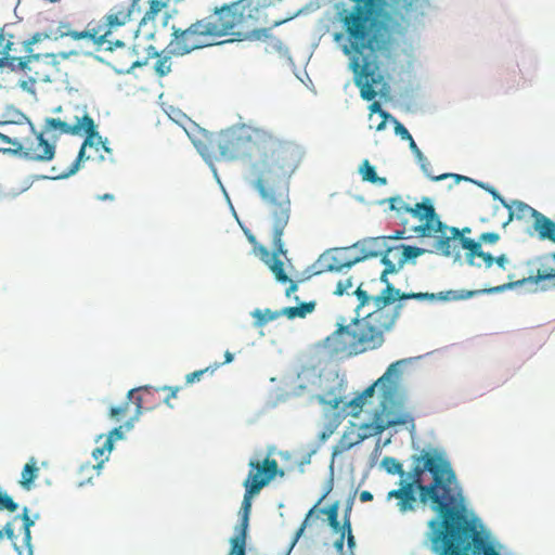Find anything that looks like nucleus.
<instances>
[{
    "label": "nucleus",
    "mask_w": 555,
    "mask_h": 555,
    "mask_svg": "<svg viewBox=\"0 0 555 555\" xmlns=\"http://www.w3.org/2000/svg\"><path fill=\"white\" fill-rule=\"evenodd\" d=\"M2 118L8 119L10 125L17 126L25 125V121H28V116L14 104L4 105Z\"/></svg>",
    "instance_id": "nucleus-51"
},
{
    "label": "nucleus",
    "mask_w": 555,
    "mask_h": 555,
    "mask_svg": "<svg viewBox=\"0 0 555 555\" xmlns=\"http://www.w3.org/2000/svg\"><path fill=\"white\" fill-rule=\"evenodd\" d=\"M408 300H398L395 304H390V309L388 307L375 308L374 311L367 313V317H371L372 320L379 325L386 333L391 332L398 320L402 314V310L405 307Z\"/></svg>",
    "instance_id": "nucleus-19"
},
{
    "label": "nucleus",
    "mask_w": 555,
    "mask_h": 555,
    "mask_svg": "<svg viewBox=\"0 0 555 555\" xmlns=\"http://www.w3.org/2000/svg\"><path fill=\"white\" fill-rule=\"evenodd\" d=\"M130 21L129 15L125 14L124 8L121 5H115L111 12L104 16L103 26L113 34V30L125 26Z\"/></svg>",
    "instance_id": "nucleus-40"
},
{
    "label": "nucleus",
    "mask_w": 555,
    "mask_h": 555,
    "mask_svg": "<svg viewBox=\"0 0 555 555\" xmlns=\"http://www.w3.org/2000/svg\"><path fill=\"white\" fill-rule=\"evenodd\" d=\"M271 142L278 143L281 146H298L292 142L280 141L264 130L253 128L246 124H237L219 132L218 149L221 157L234 160L249 157L253 145H256L259 152V159L257 162H261L263 152H266L263 147L270 145Z\"/></svg>",
    "instance_id": "nucleus-5"
},
{
    "label": "nucleus",
    "mask_w": 555,
    "mask_h": 555,
    "mask_svg": "<svg viewBox=\"0 0 555 555\" xmlns=\"http://www.w3.org/2000/svg\"><path fill=\"white\" fill-rule=\"evenodd\" d=\"M249 315L253 318V327L261 328L266 326L269 322L276 320L275 310H271L270 308L260 309L255 308L249 312Z\"/></svg>",
    "instance_id": "nucleus-46"
},
{
    "label": "nucleus",
    "mask_w": 555,
    "mask_h": 555,
    "mask_svg": "<svg viewBox=\"0 0 555 555\" xmlns=\"http://www.w3.org/2000/svg\"><path fill=\"white\" fill-rule=\"evenodd\" d=\"M40 519V513L36 512L30 514L28 506H23L21 513L13 516V521L21 520V533L23 535V547L26 550V555H34L35 546L33 544L31 528L36 521Z\"/></svg>",
    "instance_id": "nucleus-23"
},
{
    "label": "nucleus",
    "mask_w": 555,
    "mask_h": 555,
    "mask_svg": "<svg viewBox=\"0 0 555 555\" xmlns=\"http://www.w3.org/2000/svg\"><path fill=\"white\" fill-rule=\"evenodd\" d=\"M12 146L13 147H0V154L30 160V149H25L20 139L17 140V144Z\"/></svg>",
    "instance_id": "nucleus-59"
},
{
    "label": "nucleus",
    "mask_w": 555,
    "mask_h": 555,
    "mask_svg": "<svg viewBox=\"0 0 555 555\" xmlns=\"http://www.w3.org/2000/svg\"><path fill=\"white\" fill-rule=\"evenodd\" d=\"M248 467L249 472L246 478L251 477V482L261 490L268 487L276 477L285 476V470L279 466L274 459L266 457L262 462L250 459Z\"/></svg>",
    "instance_id": "nucleus-13"
},
{
    "label": "nucleus",
    "mask_w": 555,
    "mask_h": 555,
    "mask_svg": "<svg viewBox=\"0 0 555 555\" xmlns=\"http://www.w3.org/2000/svg\"><path fill=\"white\" fill-rule=\"evenodd\" d=\"M479 293L476 289H448L438 293L417 292L415 300L428 302H449L459 300H468L478 297Z\"/></svg>",
    "instance_id": "nucleus-21"
},
{
    "label": "nucleus",
    "mask_w": 555,
    "mask_h": 555,
    "mask_svg": "<svg viewBox=\"0 0 555 555\" xmlns=\"http://www.w3.org/2000/svg\"><path fill=\"white\" fill-rule=\"evenodd\" d=\"M270 37L271 38H268L267 40L268 47L266 48V52L270 53L271 50L275 51L280 54L281 57L286 54L288 55V47L285 46L284 42L279 37H276L272 31L270 33Z\"/></svg>",
    "instance_id": "nucleus-64"
},
{
    "label": "nucleus",
    "mask_w": 555,
    "mask_h": 555,
    "mask_svg": "<svg viewBox=\"0 0 555 555\" xmlns=\"http://www.w3.org/2000/svg\"><path fill=\"white\" fill-rule=\"evenodd\" d=\"M13 518L11 520H9L1 529L0 531L2 532L3 534V538H7L8 540H10L12 542V547L14 550V552L17 554V555H26L23 551V546L18 545L16 543V540H17V534L15 533L14 531V527H13Z\"/></svg>",
    "instance_id": "nucleus-58"
},
{
    "label": "nucleus",
    "mask_w": 555,
    "mask_h": 555,
    "mask_svg": "<svg viewBox=\"0 0 555 555\" xmlns=\"http://www.w3.org/2000/svg\"><path fill=\"white\" fill-rule=\"evenodd\" d=\"M276 4L274 0H234L223 3L221 13L223 15L234 14L238 17L241 25L247 22L253 25H268L271 21L267 10Z\"/></svg>",
    "instance_id": "nucleus-12"
},
{
    "label": "nucleus",
    "mask_w": 555,
    "mask_h": 555,
    "mask_svg": "<svg viewBox=\"0 0 555 555\" xmlns=\"http://www.w3.org/2000/svg\"><path fill=\"white\" fill-rule=\"evenodd\" d=\"M53 37L54 36H53L52 28L44 29L43 31H37V33L33 34L31 37H29L28 39H26L22 42L23 51L25 53H28L29 55L36 54L34 52V46L37 43H43V40H46V39L53 40Z\"/></svg>",
    "instance_id": "nucleus-49"
},
{
    "label": "nucleus",
    "mask_w": 555,
    "mask_h": 555,
    "mask_svg": "<svg viewBox=\"0 0 555 555\" xmlns=\"http://www.w3.org/2000/svg\"><path fill=\"white\" fill-rule=\"evenodd\" d=\"M59 131L61 134L77 135L81 133L78 125H70L61 118L46 117L43 132Z\"/></svg>",
    "instance_id": "nucleus-35"
},
{
    "label": "nucleus",
    "mask_w": 555,
    "mask_h": 555,
    "mask_svg": "<svg viewBox=\"0 0 555 555\" xmlns=\"http://www.w3.org/2000/svg\"><path fill=\"white\" fill-rule=\"evenodd\" d=\"M338 21L345 33H334L333 40L350 60L349 68L361 99L374 101L378 95L384 102L391 101L390 75L385 73L380 60L392 56L395 38L390 16L352 7L339 12Z\"/></svg>",
    "instance_id": "nucleus-1"
},
{
    "label": "nucleus",
    "mask_w": 555,
    "mask_h": 555,
    "mask_svg": "<svg viewBox=\"0 0 555 555\" xmlns=\"http://www.w3.org/2000/svg\"><path fill=\"white\" fill-rule=\"evenodd\" d=\"M441 544L443 552H437L433 548L434 538L429 539L425 533L423 544L428 547L434 555H486V538L469 533L468 531H457L446 533Z\"/></svg>",
    "instance_id": "nucleus-8"
},
{
    "label": "nucleus",
    "mask_w": 555,
    "mask_h": 555,
    "mask_svg": "<svg viewBox=\"0 0 555 555\" xmlns=\"http://www.w3.org/2000/svg\"><path fill=\"white\" fill-rule=\"evenodd\" d=\"M44 133L46 132H43V130H42V131H40V133L37 134V138H36L38 146L42 147V150H43L42 153L38 154L30 150V160H33V162L48 163L55 158L56 141L59 139V135L53 134L52 135L53 141L50 142L48 139H46Z\"/></svg>",
    "instance_id": "nucleus-33"
},
{
    "label": "nucleus",
    "mask_w": 555,
    "mask_h": 555,
    "mask_svg": "<svg viewBox=\"0 0 555 555\" xmlns=\"http://www.w3.org/2000/svg\"><path fill=\"white\" fill-rule=\"evenodd\" d=\"M222 8L223 4L220 7H215L212 10V14L218 17V22H220V24L214 22L211 20V15L202 18V22L204 23L203 37L220 38L230 36L232 30L241 25L238 17L234 14L223 15L221 13Z\"/></svg>",
    "instance_id": "nucleus-15"
},
{
    "label": "nucleus",
    "mask_w": 555,
    "mask_h": 555,
    "mask_svg": "<svg viewBox=\"0 0 555 555\" xmlns=\"http://www.w3.org/2000/svg\"><path fill=\"white\" fill-rule=\"evenodd\" d=\"M426 485L436 486L431 499L427 502V506L435 515L427 521L426 533L429 539H435L433 548L437 552H443L444 548L441 541L442 538H447L446 533L463 531L453 515H444V512L448 509V500L449 498L463 495L464 490L454 469L451 476L446 474L441 480H433Z\"/></svg>",
    "instance_id": "nucleus-3"
},
{
    "label": "nucleus",
    "mask_w": 555,
    "mask_h": 555,
    "mask_svg": "<svg viewBox=\"0 0 555 555\" xmlns=\"http://www.w3.org/2000/svg\"><path fill=\"white\" fill-rule=\"evenodd\" d=\"M358 173L361 176L362 181L371 184L377 176L376 167L372 165L367 158L363 159L359 165Z\"/></svg>",
    "instance_id": "nucleus-60"
},
{
    "label": "nucleus",
    "mask_w": 555,
    "mask_h": 555,
    "mask_svg": "<svg viewBox=\"0 0 555 555\" xmlns=\"http://www.w3.org/2000/svg\"><path fill=\"white\" fill-rule=\"evenodd\" d=\"M423 222H425L433 235L434 233L440 232L442 229H448V224L441 220V216L436 209L433 210Z\"/></svg>",
    "instance_id": "nucleus-62"
},
{
    "label": "nucleus",
    "mask_w": 555,
    "mask_h": 555,
    "mask_svg": "<svg viewBox=\"0 0 555 555\" xmlns=\"http://www.w3.org/2000/svg\"><path fill=\"white\" fill-rule=\"evenodd\" d=\"M170 31L171 38L166 49L167 53L171 52V54H175L176 57L191 54L196 50L217 46L216 42H205L199 40H195L190 43L188 36H185V31H183V28H180L175 24L170 26Z\"/></svg>",
    "instance_id": "nucleus-16"
},
{
    "label": "nucleus",
    "mask_w": 555,
    "mask_h": 555,
    "mask_svg": "<svg viewBox=\"0 0 555 555\" xmlns=\"http://www.w3.org/2000/svg\"><path fill=\"white\" fill-rule=\"evenodd\" d=\"M391 425L385 421V417H383V413L379 412L378 410H374L372 411V422H363L359 425V428H370V431H359L357 441L352 442L350 441V436L353 435L357 424L352 421H349V426L343 433L338 442L332 447L331 460H333V463L335 464V459L338 457L340 454H343L346 451H349L354 446L362 443L365 439L370 438L371 436H380L384 433V430H386Z\"/></svg>",
    "instance_id": "nucleus-11"
},
{
    "label": "nucleus",
    "mask_w": 555,
    "mask_h": 555,
    "mask_svg": "<svg viewBox=\"0 0 555 555\" xmlns=\"http://www.w3.org/2000/svg\"><path fill=\"white\" fill-rule=\"evenodd\" d=\"M313 400L323 406V413H331L340 408V404L344 403L345 396L327 395L325 391H323L322 393L312 395L310 397V401Z\"/></svg>",
    "instance_id": "nucleus-41"
},
{
    "label": "nucleus",
    "mask_w": 555,
    "mask_h": 555,
    "mask_svg": "<svg viewBox=\"0 0 555 555\" xmlns=\"http://www.w3.org/2000/svg\"><path fill=\"white\" fill-rule=\"evenodd\" d=\"M82 117L75 116L76 125H78L81 129V133L77 135L86 137L91 133H95V137L100 135V132L98 131V125L95 124L94 119L88 114L86 105L82 107Z\"/></svg>",
    "instance_id": "nucleus-47"
},
{
    "label": "nucleus",
    "mask_w": 555,
    "mask_h": 555,
    "mask_svg": "<svg viewBox=\"0 0 555 555\" xmlns=\"http://www.w3.org/2000/svg\"><path fill=\"white\" fill-rule=\"evenodd\" d=\"M238 225L242 229L247 241L253 245V253L259 256L260 260L263 262L264 257H268V248L258 242L255 234L244 222H240Z\"/></svg>",
    "instance_id": "nucleus-52"
},
{
    "label": "nucleus",
    "mask_w": 555,
    "mask_h": 555,
    "mask_svg": "<svg viewBox=\"0 0 555 555\" xmlns=\"http://www.w3.org/2000/svg\"><path fill=\"white\" fill-rule=\"evenodd\" d=\"M349 251L348 246L346 247H332L324 250L314 263L307 267V272L310 270H314V274H322L324 272L337 273V270H333L331 267H338L339 258L334 254L347 253Z\"/></svg>",
    "instance_id": "nucleus-28"
},
{
    "label": "nucleus",
    "mask_w": 555,
    "mask_h": 555,
    "mask_svg": "<svg viewBox=\"0 0 555 555\" xmlns=\"http://www.w3.org/2000/svg\"><path fill=\"white\" fill-rule=\"evenodd\" d=\"M469 511H474L473 508L468 507V500L465 496V494L455 496V498H449L448 500V509L444 512V515H453L459 521V526L462 530H465V528L462 526V521L459 517V514L462 513L465 517V520L470 528V530L478 531L480 533V528L474 527L472 524L470 516L468 515Z\"/></svg>",
    "instance_id": "nucleus-30"
},
{
    "label": "nucleus",
    "mask_w": 555,
    "mask_h": 555,
    "mask_svg": "<svg viewBox=\"0 0 555 555\" xmlns=\"http://www.w3.org/2000/svg\"><path fill=\"white\" fill-rule=\"evenodd\" d=\"M435 208V199L429 196H423L420 203H416L414 206H404L403 210L413 218L424 221Z\"/></svg>",
    "instance_id": "nucleus-37"
},
{
    "label": "nucleus",
    "mask_w": 555,
    "mask_h": 555,
    "mask_svg": "<svg viewBox=\"0 0 555 555\" xmlns=\"http://www.w3.org/2000/svg\"><path fill=\"white\" fill-rule=\"evenodd\" d=\"M335 483V464L333 463V460L330 461L328 464V474L327 478L323 485L322 493L320 498L317 501V505H320L333 491Z\"/></svg>",
    "instance_id": "nucleus-57"
},
{
    "label": "nucleus",
    "mask_w": 555,
    "mask_h": 555,
    "mask_svg": "<svg viewBox=\"0 0 555 555\" xmlns=\"http://www.w3.org/2000/svg\"><path fill=\"white\" fill-rule=\"evenodd\" d=\"M401 487L392 489L387 494V500L397 499L399 512L404 515L415 512L420 505L427 506L436 489L435 485H426L411 480L401 481Z\"/></svg>",
    "instance_id": "nucleus-10"
},
{
    "label": "nucleus",
    "mask_w": 555,
    "mask_h": 555,
    "mask_svg": "<svg viewBox=\"0 0 555 555\" xmlns=\"http://www.w3.org/2000/svg\"><path fill=\"white\" fill-rule=\"evenodd\" d=\"M87 146H89L87 141H83L74 162L63 172L54 176V179L66 180L75 176L85 166V163L90 159V155L86 152Z\"/></svg>",
    "instance_id": "nucleus-36"
},
{
    "label": "nucleus",
    "mask_w": 555,
    "mask_h": 555,
    "mask_svg": "<svg viewBox=\"0 0 555 555\" xmlns=\"http://www.w3.org/2000/svg\"><path fill=\"white\" fill-rule=\"evenodd\" d=\"M172 57H176L175 54H171V52L167 53V49L165 48V53L156 60L153 66L157 77L164 78L171 73Z\"/></svg>",
    "instance_id": "nucleus-53"
},
{
    "label": "nucleus",
    "mask_w": 555,
    "mask_h": 555,
    "mask_svg": "<svg viewBox=\"0 0 555 555\" xmlns=\"http://www.w3.org/2000/svg\"><path fill=\"white\" fill-rule=\"evenodd\" d=\"M539 67L535 51L522 43L514 46L511 54L506 55L499 68L500 80L505 92L517 89L520 81L525 85L531 81Z\"/></svg>",
    "instance_id": "nucleus-7"
},
{
    "label": "nucleus",
    "mask_w": 555,
    "mask_h": 555,
    "mask_svg": "<svg viewBox=\"0 0 555 555\" xmlns=\"http://www.w3.org/2000/svg\"><path fill=\"white\" fill-rule=\"evenodd\" d=\"M390 254H392V251H389V247L386 246V249H384V254L379 258V263L384 267L382 272H384L387 275L397 274L403 269L399 260L397 262H393L390 259Z\"/></svg>",
    "instance_id": "nucleus-55"
},
{
    "label": "nucleus",
    "mask_w": 555,
    "mask_h": 555,
    "mask_svg": "<svg viewBox=\"0 0 555 555\" xmlns=\"http://www.w3.org/2000/svg\"><path fill=\"white\" fill-rule=\"evenodd\" d=\"M364 283L361 282L358 287L351 293V296L356 297L358 300V305L353 309L354 317L361 319V311L363 308L373 304L375 308L382 309V307H389L385 301L378 302V294L371 295L367 291L363 289Z\"/></svg>",
    "instance_id": "nucleus-34"
},
{
    "label": "nucleus",
    "mask_w": 555,
    "mask_h": 555,
    "mask_svg": "<svg viewBox=\"0 0 555 555\" xmlns=\"http://www.w3.org/2000/svg\"><path fill=\"white\" fill-rule=\"evenodd\" d=\"M372 204L377 206H383L387 204V209H385V212L387 211H396L398 215L406 214L405 210H403L404 206H410V204L405 203L400 194H396L393 196L376 199Z\"/></svg>",
    "instance_id": "nucleus-50"
},
{
    "label": "nucleus",
    "mask_w": 555,
    "mask_h": 555,
    "mask_svg": "<svg viewBox=\"0 0 555 555\" xmlns=\"http://www.w3.org/2000/svg\"><path fill=\"white\" fill-rule=\"evenodd\" d=\"M348 470L350 477V493L345 502L343 517L351 518L352 507L354 504L356 496L358 494V488H354V466L352 463L349 465Z\"/></svg>",
    "instance_id": "nucleus-54"
},
{
    "label": "nucleus",
    "mask_w": 555,
    "mask_h": 555,
    "mask_svg": "<svg viewBox=\"0 0 555 555\" xmlns=\"http://www.w3.org/2000/svg\"><path fill=\"white\" fill-rule=\"evenodd\" d=\"M388 247H389V251L399 253L398 260L403 268L405 264L415 266L417 263L418 257H421L425 254L433 253V250H430V249L420 247L416 245L404 244V243H399L398 245H390Z\"/></svg>",
    "instance_id": "nucleus-29"
},
{
    "label": "nucleus",
    "mask_w": 555,
    "mask_h": 555,
    "mask_svg": "<svg viewBox=\"0 0 555 555\" xmlns=\"http://www.w3.org/2000/svg\"><path fill=\"white\" fill-rule=\"evenodd\" d=\"M29 61H40V56L28 54L25 55H14V54H5L0 55V74H2L5 69H9L13 73H22L27 68L26 62Z\"/></svg>",
    "instance_id": "nucleus-32"
},
{
    "label": "nucleus",
    "mask_w": 555,
    "mask_h": 555,
    "mask_svg": "<svg viewBox=\"0 0 555 555\" xmlns=\"http://www.w3.org/2000/svg\"><path fill=\"white\" fill-rule=\"evenodd\" d=\"M412 447L416 451H420V454H413L410 457V460L412 462V467H411L410 472L406 473L405 477H406V480L422 482L421 475L425 473V468H424L425 453H423V449L421 450L420 446L415 441H412Z\"/></svg>",
    "instance_id": "nucleus-39"
},
{
    "label": "nucleus",
    "mask_w": 555,
    "mask_h": 555,
    "mask_svg": "<svg viewBox=\"0 0 555 555\" xmlns=\"http://www.w3.org/2000/svg\"><path fill=\"white\" fill-rule=\"evenodd\" d=\"M472 524L476 528H480V534L486 538V555H514L513 553H503L506 546L501 543L485 525L483 520L476 514L475 511H469Z\"/></svg>",
    "instance_id": "nucleus-26"
},
{
    "label": "nucleus",
    "mask_w": 555,
    "mask_h": 555,
    "mask_svg": "<svg viewBox=\"0 0 555 555\" xmlns=\"http://www.w3.org/2000/svg\"><path fill=\"white\" fill-rule=\"evenodd\" d=\"M263 149L267 152H263L262 160L250 166L255 179L249 184L263 202L275 206L271 211L272 241H282L291 218L289 179L305 152L300 146H281L274 142Z\"/></svg>",
    "instance_id": "nucleus-2"
},
{
    "label": "nucleus",
    "mask_w": 555,
    "mask_h": 555,
    "mask_svg": "<svg viewBox=\"0 0 555 555\" xmlns=\"http://www.w3.org/2000/svg\"><path fill=\"white\" fill-rule=\"evenodd\" d=\"M20 507V504L15 502L13 496L0 485V512L8 511L15 513Z\"/></svg>",
    "instance_id": "nucleus-61"
},
{
    "label": "nucleus",
    "mask_w": 555,
    "mask_h": 555,
    "mask_svg": "<svg viewBox=\"0 0 555 555\" xmlns=\"http://www.w3.org/2000/svg\"><path fill=\"white\" fill-rule=\"evenodd\" d=\"M555 273L541 274L539 269L533 274V270H530V274L517 281H513L514 274H508V280L512 283V289L519 295L533 294L538 291L545 292L551 286L547 284L550 278H553Z\"/></svg>",
    "instance_id": "nucleus-17"
},
{
    "label": "nucleus",
    "mask_w": 555,
    "mask_h": 555,
    "mask_svg": "<svg viewBox=\"0 0 555 555\" xmlns=\"http://www.w3.org/2000/svg\"><path fill=\"white\" fill-rule=\"evenodd\" d=\"M434 238L433 242V253H437L443 257L451 256V247H453V242L450 240V236L446 232V229L440 230L438 233H434L430 236Z\"/></svg>",
    "instance_id": "nucleus-42"
},
{
    "label": "nucleus",
    "mask_w": 555,
    "mask_h": 555,
    "mask_svg": "<svg viewBox=\"0 0 555 555\" xmlns=\"http://www.w3.org/2000/svg\"><path fill=\"white\" fill-rule=\"evenodd\" d=\"M273 29H275V28L272 26L271 22H270V24H268V26L264 25L263 27H255L247 31H242V30L235 31L233 29L232 34L230 35V36H232L231 38L218 41V42H216V44L223 46V44H229V43H234V42H240V41L267 42L268 38H271L270 33Z\"/></svg>",
    "instance_id": "nucleus-27"
},
{
    "label": "nucleus",
    "mask_w": 555,
    "mask_h": 555,
    "mask_svg": "<svg viewBox=\"0 0 555 555\" xmlns=\"http://www.w3.org/2000/svg\"><path fill=\"white\" fill-rule=\"evenodd\" d=\"M409 149H410L412 155L414 156V159H415L416 164L418 165L423 175L427 179H430L433 176L431 165H430L428 158L424 155V153L417 146L415 140H411V144L409 145Z\"/></svg>",
    "instance_id": "nucleus-48"
},
{
    "label": "nucleus",
    "mask_w": 555,
    "mask_h": 555,
    "mask_svg": "<svg viewBox=\"0 0 555 555\" xmlns=\"http://www.w3.org/2000/svg\"><path fill=\"white\" fill-rule=\"evenodd\" d=\"M190 124V128L185 129L186 134L189 139L192 141V138L199 139L198 134H202L205 140L208 141V143H212L215 141V133L201 127L198 124L193 121L191 118L188 120Z\"/></svg>",
    "instance_id": "nucleus-56"
},
{
    "label": "nucleus",
    "mask_w": 555,
    "mask_h": 555,
    "mask_svg": "<svg viewBox=\"0 0 555 555\" xmlns=\"http://www.w3.org/2000/svg\"><path fill=\"white\" fill-rule=\"evenodd\" d=\"M378 281L384 288L378 294V302L385 301L388 306L398 300H415L416 292H403L396 287L389 280V275L380 272Z\"/></svg>",
    "instance_id": "nucleus-25"
},
{
    "label": "nucleus",
    "mask_w": 555,
    "mask_h": 555,
    "mask_svg": "<svg viewBox=\"0 0 555 555\" xmlns=\"http://www.w3.org/2000/svg\"><path fill=\"white\" fill-rule=\"evenodd\" d=\"M421 91L420 83L408 82L399 89L398 92V104L401 108L409 113H415L418 111L420 105L417 98Z\"/></svg>",
    "instance_id": "nucleus-31"
},
{
    "label": "nucleus",
    "mask_w": 555,
    "mask_h": 555,
    "mask_svg": "<svg viewBox=\"0 0 555 555\" xmlns=\"http://www.w3.org/2000/svg\"><path fill=\"white\" fill-rule=\"evenodd\" d=\"M281 256H287L284 241H272V251L268 249V257H264L263 263L269 268L276 283L289 281V276L285 271V264L280 259Z\"/></svg>",
    "instance_id": "nucleus-18"
},
{
    "label": "nucleus",
    "mask_w": 555,
    "mask_h": 555,
    "mask_svg": "<svg viewBox=\"0 0 555 555\" xmlns=\"http://www.w3.org/2000/svg\"><path fill=\"white\" fill-rule=\"evenodd\" d=\"M335 331L315 344L317 348H324L331 358L338 357L347 348L345 336L360 337L371 350L380 348L385 343V331L377 325L371 317L351 318L350 322L344 315H337Z\"/></svg>",
    "instance_id": "nucleus-4"
},
{
    "label": "nucleus",
    "mask_w": 555,
    "mask_h": 555,
    "mask_svg": "<svg viewBox=\"0 0 555 555\" xmlns=\"http://www.w3.org/2000/svg\"><path fill=\"white\" fill-rule=\"evenodd\" d=\"M38 476L39 468L37 466V461L31 456L22 469V478L18 481L21 488L25 491H30L35 487Z\"/></svg>",
    "instance_id": "nucleus-38"
},
{
    "label": "nucleus",
    "mask_w": 555,
    "mask_h": 555,
    "mask_svg": "<svg viewBox=\"0 0 555 555\" xmlns=\"http://www.w3.org/2000/svg\"><path fill=\"white\" fill-rule=\"evenodd\" d=\"M386 246L385 238L380 237V235L365 236L348 246V249L349 251L353 249L358 250L360 258L364 262L371 259L380 258Z\"/></svg>",
    "instance_id": "nucleus-20"
},
{
    "label": "nucleus",
    "mask_w": 555,
    "mask_h": 555,
    "mask_svg": "<svg viewBox=\"0 0 555 555\" xmlns=\"http://www.w3.org/2000/svg\"><path fill=\"white\" fill-rule=\"evenodd\" d=\"M403 369L396 361L390 363L384 374L375 380L380 391V410L385 421L391 426H406L414 434L415 423L413 415L404 411L403 398L398 396L399 383Z\"/></svg>",
    "instance_id": "nucleus-6"
},
{
    "label": "nucleus",
    "mask_w": 555,
    "mask_h": 555,
    "mask_svg": "<svg viewBox=\"0 0 555 555\" xmlns=\"http://www.w3.org/2000/svg\"><path fill=\"white\" fill-rule=\"evenodd\" d=\"M245 489L243 501L238 509V519L234 526V533L229 539L232 555H243L244 546H247L250 530V514L253 500L259 495L261 489L251 482L250 478H245L243 481Z\"/></svg>",
    "instance_id": "nucleus-9"
},
{
    "label": "nucleus",
    "mask_w": 555,
    "mask_h": 555,
    "mask_svg": "<svg viewBox=\"0 0 555 555\" xmlns=\"http://www.w3.org/2000/svg\"><path fill=\"white\" fill-rule=\"evenodd\" d=\"M298 378L304 379L311 386H315L319 389H323V380H332L335 382L338 379V371L330 370L325 372L319 365L315 364H306L302 365L300 372L297 374Z\"/></svg>",
    "instance_id": "nucleus-24"
},
{
    "label": "nucleus",
    "mask_w": 555,
    "mask_h": 555,
    "mask_svg": "<svg viewBox=\"0 0 555 555\" xmlns=\"http://www.w3.org/2000/svg\"><path fill=\"white\" fill-rule=\"evenodd\" d=\"M506 208L508 209V221H512L513 219L522 220L526 217V214H529L532 219V212L533 210H537L519 199H513L511 203L507 202Z\"/></svg>",
    "instance_id": "nucleus-44"
},
{
    "label": "nucleus",
    "mask_w": 555,
    "mask_h": 555,
    "mask_svg": "<svg viewBox=\"0 0 555 555\" xmlns=\"http://www.w3.org/2000/svg\"><path fill=\"white\" fill-rule=\"evenodd\" d=\"M292 300L296 304L299 319H305L308 314L314 312L317 307L315 300L302 301L299 296L294 295Z\"/></svg>",
    "instance_id": "nucleus-63"
},
{
    "label": "nucleus",
    "mask_w": 555,
    "mask_h": 555,
    "mask_svg": "<svg viewBox=\"0 0 555 555\" xmlns=\"http://www.w3.org/2000/svg\"><path fill=\"white\" fill-rule=\"evenodd\" d=\"M532 224L526 229L529 236H537L540 241L555 243V220L546 217L539 210L532 212Z\"/></svg>",
    "instance_id": "nucleus-22"
},
{
    "label": "nucleus",
    "mask_w": 555,
    "mask_h": 555,
    "mask_svg": "<svg viewBox=\"0 0 555 555\" xmlns=\"http://www.w3.org/2000/svg\"><path fill=\"white\" fill-rule=\"evenodd\" d=\"M423 453L425 472H428L434 480H441L446 474H453L452 463L443 448L428 444L423 449Z\"/></svg>",
    "instance_id": "nucleus-14"
},
{
    "label": "nucleus",
    "mask_w": 555,
    "mask_h": 555,
    "mask_svg": "<svg viewBox=\"0 0 555 555\" xmlns=\"http://www.w3.org/2000/svg\"><path fill=\"white\" fill-rule=\"evenodd\" d=\"M378 467L390 476L398 475L401 481L406 480V472H404L402 463L397 457L385 455L379 462Z\"/></svg>",
    "instance_id": "nucleus-43"
},
{
    "label": "nucleus",
    "mask_w": 555,
    "mask_h": 555,
    "mask_svg": "<svg viewBox=\"0 0 555 555\" xmlns=\"http://www.w3.org/2000/svg\"><path fill=\"white\" fill-rule=\"evenodd\" d=\"M91 24H88V27L83 30H75V29H68L66 33H59L57 38H64L69 37L73 40H89L92 41L96 34H99L103 25H96L93 28H90Z\"/></svg>",
    "instance_id": "nucleus-45"
}]
</instances>
